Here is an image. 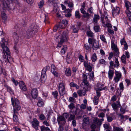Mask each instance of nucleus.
Listing matches in <instances>:
<instances>
[{
  "label": "nucleus",
  "mask_w": 131,
  "mask_h": 131,
  "mask_svg": "<svg viewBox=\"0 0 131 131\" xmlns=\"http://www.w3.org/2000/svg\"><path fill=\"white\" fill-rule=\"evenodd\" d=\"M39 27L35 23H32L30 26L29 27L26 31L25 35V37L29 39L34 36L38 31Z\"/></svg>",
  "instance_id": "nucleus-1"
},
{
  "label": "nucleus",
  "mask_w": 131,
  "mask_h": 131,
  "mask_svg": "<svg viewBox=\"0 0 131 131\" xmlns=\"http://www.w3.org/2000/svg\"><path fill=\"white\" fill-rule=\"evenodd\" d=\"M8 43V42L7 40L6 39L4 38H2V40L1 43V45L3 51H5L6 54H7L8 57L7 59L8 60V56H9L10 54V52L9 48L7 46Z\"/></svg>",
  "instance_id": "nucleus-2"
},
{
  "label": "nucleus",
  "mask_w": 131,
  "mask_h": 131,
  "mask_svg": "<svg viewBox=\"0 0 131 131\" xmlns=\"http://www.w3.org/2000/svg\"><path fill=\"white\" fill-rule=\"evenodd\" d=\"M12 104L14 107L13 112H18L17 110H19L21 109L20 103L17 99L11 98Z\"/></svg>",
  "instance_id": "nucleus-3"
},
{
  "label": "nucleus",
  "mask_w": 131,
  "mask_h": 131,
  "mask_svg": "<svg viewBox=\"0 0 131 131\" xmlns=\"http://www.w3.org/2000/svg\"><path fill=\"white\" fill-rule=\"evenodd\" d=\"M65 86V84L63 82L60 83L59 85L58 90L60 96H62L66 92Z\"/></svg>",
  "instance_id": "nucleus-4"
},
{
  "label": "nucleus",
  "mask_w": 131,
  "mask_h": 131,
  "mask_svg": "<svg viewBox=\"0 0 131 131\" xmlns=\"http://www.w3.org/2000/svg\"><path fill=\"white\" fill-rule=\"evenodd\" d=\"M111 47L112 50L114 51V56H118L119 53V49L117 46L114 42L113 41L111 42Z\"/></svg>",
  "instance_id": "nucleus-5"
},
{
  "label": "nucleus",
  "mask_w": 131,
  "mask_h": 131,
  "mask_svg": "<svg viewBox=\"0 0 131 131\" xmlns=\"http://www.w3.org/2000/svg\"><path fill=\"white\" fill-rule=\"evenodd\" d=\"M58 37L60 39V41L63 42L67 41L68 39V37L66 35V32H62L61 35H59Z\"/></svg>",
  "instance_id": "nucleus-6"
},
{
  "label": "nucleus",
  "mask_w": 131,
  "mask_h": 131,
  "mask_svg": "<svg viewBox=\"0 0 131 131\" xmlns=\"http://www.w3.org/2000/svg\"><path fill=\"white\" fill-rule=\"evenodd\" d=\"M15 0H5L2 2L1 5L2 6L3 8H9L10 6V4L12 2Z\"/></svg>",
  "instance_id": "nucleus-7"
},
{
  "label": "nucleus",
  "mask_w": 131,
  "mask_h": 131,
  "mask_svg": "<svg viewBox=\"0 0 131 131\" xmlns=\"http://www.w3.org/2000/svg\"><path fill=\"white\" fill-rule=\"evenodd\" d=\"M1 17L3 20V21L5 23L7 19L6 14V10L5 9H1Z\"/></svg>",
  "instance_id": "nucleus-8"
},
{
  "label": "nucleus",
  "mask_w": 131,
  "mask_h": 131,
  "mask_svg": "<svg viewBox=\"0 0 131 131\" xmlns=\"http://www.w3.org/2000/svg\"><path fill=\"white\" fill-rule=\"evenodd\" d=\"M39 122L36 118H34L33 121L31 122L32 126L36 130H37L38 129V126L39 125Z\"/></svg>",
  "instance_id": "nucleus-9"
},
{
  "label": "nucleus",
  "mask_w": 131,
  "mask_h": 131,
  "mask_svg": "<svg viewBox=\"0 0 131 131\" xmlns=\"http://www.w3.org/2000/svg\"><path fill=\"white\" fill-rule=\"evenodd\" d=\"M83 63L84 66L86 68L88 71L90 72L92 71V68L91 66L92 64L91 63L88 62V61H84Z\"/></svg>",
  "instance_id": "nucleus-10"
},
{
  "label": "nucleus",
  "mask_w": 131,
  "mask_h": 131,
  "mask_svg": "<svg viewBox=\"0 0 131 131\" xmlns=\"http://www.w3.org/2000/svg\"><path fill=\"white\" fill-rule=\"evenodd\" d=\"M104 15L102 14L101 17V19L102 21V23L103 24V26L105 27H107L111 28L112 27L111 24L110 23V22L105 23V21L104 20Z\"/></svg>",
  "instance_id": "nucleus-11"
},
{
  "label": "nucleus",
  "mask_w": 131,
  "mask_h": 131,
  "mask_svg": "<svg viewBox=\"0 0 131 131\" xmlns=\"http://www.w3.org/2000/svg\"><path fill=\"white\" fill-rule=\"evenodd\" d=\"M116 76L114 78V80L116 82L119 81L120 78H121L122 75L121 73L119 72L116 71L115 72Z\"/></svg>",
  "instance_id": "nucleus-12"
},
{
  "label": "nucleus",
  "mask_w": 131,
  "mask_h": 131,
  "mask_svg": "<svg viewBox=\"0 0 131 131\" xmlns=\"http://www.w3.org/2000/svg\"><path fill=\"white\" fill-rule=\"evenodd\" d=\"M19 84L21 90L23 91H25L27 90V88L24 83L23 81L19 82Z\"/></svg>",
  "instance_id": "nucleus-13"
},
{
  "label": "nucleus",
  "mask_w": 131,
  "mask_h": 131,
  "mask_svg": "<svg viewBox=\"0 0 131 131\" xmlns=\"http://www.w3.org/2000/svg\"><path fill=\"white\" fill-rule=\"evenodd\" d=\"M51 72L55 77H58V74L56 72V69L54 65L53 64H52L51 66Z\"/></svg>",
  "instance_id": "nucleus-14"
},
{
  "label": "nucleus",
  "mask_w": 131,
  "mask_h": 131,
  "mask_svg": "<svg viewBox=\"0 0 131 131\" xmlns=\"http://www.w3.org/2000/svg\"><path fill=\"white\" fill-rule=\"evenodd\" d=\"M31 95L33 98L36 99L38 94V91L36 89H34L31 91Z\"/></svg>",
  "instance_id": "nucleus-15"
},
{
  "label": "nucleus",
  "mask_w": 131,
  "mask_h": 131,
  "mask_svg": "<svg viewBox=\"0 0 131 131\" xmlns=\"http://www.w3.org/2000/svg\"><path fill=\"white\" fill-rule=\"evenodd\" d=\"M83 82L84 83V85H86L87 86H88L89 85V83L87 80V76L85 74H83Z\"/></svg>",
  "instance_id": "nucleus-16"
},
{
  "label": "nucleus",
  "mask_w": 131,
  "mask_h": 131,
  "mask_svg": "<svg viewBox=\"0 0 131 131\" xmlns=\"http://www.w3.org/2000/svg\"><path fill=\"white\" fill-rule=\"evenodd\" d=\"M65 5H68L70 8L73 7V4L72 3V0H65L64 3Z\"/></svg>",
  "instance_id": "nucleus-17"
},
{
  "label": "nucleus",
  "mask_w": 131,
  "mask_h": 131,
  "mask_svg": "<svg viewBox=\"0 0 131 131\" xmlns=\"http://www.w3.org/2000/svg\"><path fill=\"white\" fill-rule=\"evenodd\" d=\"M77 93L80 96L85 95L86 94V90L85 89L80 90L77 91Z\"/></svg>",
  "instance_id": "nucleus-18"
},
{
  "label": "nucleus",
  "mask_w": 131,
  "mask_h": 131,
  "mask_svg": "<svg viewBox=\"0 0 131 131\" xmlns=\"http://www.w3.org/2000/svg\"><path fill=\"white\" fill-rule=\"evenodd\" d=\"M37 99L38 101L37 103V106L39 107H43L44 105V104L42 101V100L39 97H38Z\"/></svg>",
  "instance_id": "nucleus-19"
},
{
  "label": "nucleus",
  "mask_w": 131,
  "mask_h": 131,
  "mask_svg": "<svg viewBox=\"0 0 131 131\" xmlns=\"http://www.w3.org/2000/svg\"><path fill=\"white\" fill-rule=\"evenodd\" d=\"M99 44L98 42H96V41L92 44V48L93 49L96 50L99 48Z\"/></svg>",
  "instance_id": "nucleus-20"
},
{
  "label": "nucleus",
  "mask_w": 131,
  "mask_h": 131,
  "mask_svg": "<svg viewBox=\"0 0 131 131\" xmlns=\"http://www.w3.org/2000/svg\"><path fill=\"white\" fill-rule=\"evenodd\" d=\"M14 114L13 115V120L14 122H17L18 121V118L17 116L18 114V112H13Z\"/></svg>",
  "instance_id": "nucleus-21"
},
{
  "label": "nucleus",
  "mask_w": 131,
  "mask_h": 131,
  "mask_svg": "<svg viewBox=\"0 0 131 131\" xmlns=\"http://www.w3.org/2000/svg\"><path fill=\"white\" fill-rule=\"evenodd\" d=\"M125 12L127 15L129 20L131 21V9H126Z\"/></svg>",
  "instance_id": "nucleus-22"
},
{
  "label": "nucleus",
  "mask_w": 131,
  "mask_h": 131,
  "mask_svg": "<svg viewBox=\"0 0 131 131\" xmlns=\"http://www.w3.org/2000/svg\"><path fill=\"white\" fill-rule=\"evenodd\" d=\"M100 17L98 15L95 14L93 19V21L94 24L97 23L98 20L100 19Z\"/></svg>",
  "instance_id": "nucleus-23"
},
{
  "label": "nucleus",
  "mask_w": 131,
  "mask_h": 131,
  "mask_svg": "<svg viewBox=\"0 0 131 131\" xmlns=\"http://www.w3.org/2000/svg\"><path fill=\"white\" fill-rule=\"evenodd\" d=\"M13 37L16 42H17L19 39V37L17 33L16 32H14L13 33Z\"/></svg>",
  "instance_id": "nucleus-24"
},
{
  "label": "nucleus",
  "mask_w": 131,
  "mask_h": 131,
  "mask_svg": "<svg viewBox=\"0 0 131 131\" xmlns=\"http://www.w3.org/2000/svg\"><path fill=\"white\" fill-rule=\"evenodd\" d=\"M114 73V70L110 69L108 73V77L109 79H111L113 78Z\"/></svg>",
  "instance_id": "nucleus-25"
},
{
  "label": "nucleus",
  "mask_w": 131,
  "mask_h": 131,
  "mask_svg": "<svg viewBox=\"0 0 131 131\" xmlns=\"http://www.w3.org/2000/svg\"><path fill=\"white\" fill-rule=\"evenodd\" d=\"M94 29L96 32H97L100 29V27L99 26L98 24H94Z\"/></svg>",
  "instance_id": "nucleus-26"
},
{
  "label": "nucleus",
  "mask_w": 131,
  "mask_h": 131,
  "mask_svg": "<svg viewBox=\"0 0 131 131\" xmlns=\"http://www.w3.org/2000/svg\"><path fill=\"white\" fill-rule=\"evenodd\" d=\"M65 74L67 76L70 77L71 75V69L69 68H66Z\"/></svg>",
  "instance_id": "nucleus-27"
},
{
  "label": "nucleus",
  "mask_w": 131,
  "mask_h": 131,
  "mask_svg": "<svg viewBox=\"0 0 131 131\" xmlns=\"http://www.w3.org/2000/svg\"><path fill=\"white\" fill-rule=\"evenodd\" d=\"M67 50V45H64L63 47L60 51L62 54H64Z\"/></svg>",
  "instance_id": "nucleus-28"
},
{
  "label": "nucleus",
  "mask_w": 131,
  "mask_h": 131,
  "mask_svg": "<svg viewBox=\"0 0 131 131\" xmlns=\"http://www.w3.org/2000/svg\"><path fill=\"white\" fill-rule=\"evenodd\" d=\"M93 122L94 123L99 126L101 125L102 124L101 123L99 119L97 118H94L93 120Z\"/></svg>",
  "instance_id": "nucleus-29"
},
{
  "label": "nucleus",
  "mask_w": 131,
  "mask_h": 131,
  "mask_svg": "<svg viewBox=\"0 0 131 131\" xmlns=\"http://www.w3.org/2000/svg\"><path fill=\"white\" fill-rule=\"evenodd\" d=\"M81 13L83 14V17H88L89 16V14L88 13H86L84 9H81Z\"/></svg>",
  "instance_id": "nucleus-30"
},
{
  "label": "nucleus",
  "mask_w": 131,
  "mask_h": 131,
  "mask_svg": "<svg viewBox=\"0 0 131 131\" xmlns=\"http://www.w3.org/2000/svg\"><path fill=\"white\" fill-rule=\"evenodd\" d=\"M83 122L86 124H89V118L88 117L86 116H84L83 117Z\"/></svg>",
  "instance_id": "nucleus-31"
},
{
  "label": "nucleus",
  "mask_w": 131,
  "mask_h": 131,
  "mask_svg": "<svg viewBox=\"0 0 131 131\" xmlns=\"http://www.w3.org/2000/svg\"><path fill=\"white\" fill-rule=\"evenodd\" d=\"M97 57L95 53H93L91 57V59L92 62H95L97 60Z\"/></svg>",
  "instance_id": "nucleus-32"
},
{
  "label": "nucleus",
  "mask_w": 131,
  "mask_h": 131,
  "mask_svg": "<svg viewBox=\"0 0 131 131\" xmlns=\"http://www.w3.org/2000/svg\"><path fill=\"white\" fill-rule=\"evenodd\" d=\"M119 9H114L112 10V14L117 15L119 14Z\"/></svg>",
  "instance_id": "nucleus-33"
},
{
  "label": "nucleus",
  "mask_w": 131,
  "mask_h": 131,
  "mask_svg": "<svg viewBox=\"0 0 131 131\" xmlns=\"http://www.w3.org/2000/svg\"><path fill=\"white\" fill-rule=\"evenodd\" d=\"M125 6L126 8H131V4L128 1L126 0H125Z\"/></svg>",
  "instance_id": "nucleus-34"
},
{
  "label": "nucleus",
  "mask_w": 131,
  "mask_h": 131,
  "mask_svg": "<svg viewBox=\"0 0 131 131\" xmlns=\"http://www.w3.org/2000/svg\"><path fill=\"white\" fill-rule=\"evenodd\" d=\"M5 53H6V52H5V51H3V56L4 59V60L3 61H5V62H6V61L7 59L8 61H9V59L8 58H10V54L9 56H8V59H7L8 57L6 55V56H7V59L6 57V55H5Z\"/></svg>",
  "instance_id": "nucleus-35"
},
{
  "label": "nucleus",
  "mask_w": 131,
  "mask_h": 131,
  "mask_svg": "<svg viewBox=\"0 0 131 131\" xmlns=\"http://www.w3.org/2000/svg\"><path fill=\"white\" fill-rule=\"evenodd\" d=\"M88 43H86L85 44L84 47L85 49L86 50H90L91 48V46Z\"/></svg>",
  "instance_id": "nucleus-36"
},
{
  "label": "nucleus",
  "mask_w": 131,
  "mask_h": 131,
  "mask_svg": "<svg viewBox=\"0 0 131 131\" xmlns=\"http://www.w3.org/2000/svg\"><path fill=\"white\" fill-rule=\"evenodd\" d=\"M96 41V40L93 38H89L88 39L89 43L90 45L93 44V43L95 42Z\"/></svg>",
  "instance_id": "nucleus-37"
},
{
  "label": "nucleus",
  "mask_w": 131,
  "mask_h": 131,
  "mask_svg": "<svg viewBox=\"0 0 131 131\" xmlns=\"http://www.w3.org/2000/svg\"><path fill=\"white\" fill-rule=\"evenodd\" d=\"M113 131H123V129L122 128H119L114 126L113 127Z\"/></svg>",
  "instance_id": "nucleus-38"
},
{
  "label": "nucleus",
  "mask_w": 131,
  "mask_h": 131,
  "mask_svg": "<svg viewBox=\"0 0 131 131\" xmlns=\"http://www.w3.org/2000/svg\"><path fill=\"white\" fill-rule=\"evenodd\" d=\"M99 98L96 96L94 97V98L93 100V101L94 104L97 105L98 104L99 102Z\"/></svg>",
  "instance_id": "nucleus-39"
},
{
  "label": "nucleus",
  "mask_w": 131,
  "mask_h": 131,
  "mask_svg": "<svg viewBox=\"0 0 131 131\" xmlns=\"http://www.w3.org/2000/svg\"><path fill=\"white\" fill-rule=\"evenodd\" d=\"M41 131H51L50 129L48 127L42 126L41 127Z\"/></svg>",
  "instance_id": "nucleus-40"
},
{
  "label": "nucleus",
  "mask_w": 131,
  "mask_h": 131,
  "mask_svg": "<svg viewBox=\"0 0 131 131\" xmlns=\"http://www.w3.org/2000/svg\"><path fill=\"white\" fill-rule=\"evenodd\" d=\"M86 34L88 36L93 38L94 36V34L91 31H88L86 32Z\"/></svg>",
  "instance_id": "nucleus-41"
},
{
  "label": "nucleus",
  "mask_w": 131,
  "mask_h": 131,
  "mask_svg": "<svg viewBox=\"0 0 131 131\" xmlns=\"http://www.w3.org/2000/svg\"><path fill=\"white\" fill-rule=\"evenodd\" d=\"M126 56L124 54H123L121 58V59L122 63L125 64L126 63Z\"/></svg>",
  "instance_id": "nucleus-42"
},
{
  "label": "nucleus",
  "mask_w": 131,
  "mask_h": 131,
  "mask_svg": "<svg viewBox=\"0 0 131 131\" xmlns=\"http://www.w3.org/2000/svg\"><path fill=\"white\" fill-rule=\"evenodd\" d=\"M75 115L73 114H70L69 117V118L68 121H71L73 120H75Z\"/></svg>",
  "instance_id": "nucleus-43"
},
{
  "label": "nucleus",
  "mask_w": 131,
  "mask_h": 131,
  "mask_svg": "<svg viewBox=\"0 0 131 131\" xmlns=\"http://www.w3.org/2000/svg\"><path fill=\"white\" fill-rule=\"evenodd\" d=\"M73 30V32L74 33H77L78 31V29L77 28L75 25H73L71 27Z\"/></svg>",
  "instance_id": "nucleus-44"
},
{
  "label": "nucleus",
  "mask_w": 131,
  "mask_h": 131,
  "mask_svg": "<svg viewBox=\"0 0 131 131\" xmlns=\"http://www.w3.org/2000/svg\"><path fill=\"white\" fill-rule=\"evenodd\" d=\"M70 86L72 87H75L77 89L79 88V86L77 84L74 83L73 82H71L70 83Z\"/></svg>",
  "instance_id": "nucleus-45"
},
{
  "label": "nucleus",
  "mask_w": 131,
  "mask_h": 131,
  "mask_svg": "<svg viewBox=\"0 0 131 131\" xmlns=\"http://www.w3.org/2000/svg\"><path fill=\"white\" fill-rule=\"evenodd\" d=\"M49 66H47L44 68L42 70V74H45L46 73V72L47 70L48 69H49Z\"/></svg>",
  "instance_id": "nucleus-46"
},
{
  "label": "nucleus",
  "mask_w": 131,
  "mask_h": 131,
  "mask_svg": "<svg viewBox=\"0 0 131 131\" xmlns=\"http://www.w3.org/2000/svg\"><path fill=\"white\" fill-rule=\"evenodd\" d=\"M64 117L61 115L59 116L57 118V121L58 123H59V121H64Z\"/></svg>",
  "instance_id": "nucleus-47"
},
{
  "label": "nucleus",
  "mask_w": 131,
  "mask_h": 131,
  "mask_svg": "<svg viewBox=\"0 0 131 131\" xmlns=\"http://www.w3.org/2000/svg\"><path fill=\"white\" fill-rule=\"evenodd\" d=\"M115 64H114V67L116 68L118 67L119 65V63L117 58H115Z\"/></svg>",
  "instance_id": "nucleus-48"
},
{
  "label": "nucleus",
  "mask_w": 131,
  "mask_h": 131,
  "mask_svg": "<svg viewBox=\"0 0 131 131\" xmlns=\"http://www.w3.org/2000/svg\"><path fill=\"white\" fill-rule=\"evenodd\" d=\"M52 94L53 95L55 99H57L58 95V91H55L52 93Z\"/></svg>",
  "instance_id": "nucleus-49"
},
{
  "label": "nucleus",
  "mask_w": 131,
  "mask_h": 131,
  "mask_svg": "<svg viewBox=\"0 0 131 131\" xmlns=\"http://www.w3.org/2000/svg\"><path fill=\"white\" fill-rule=\"evenodd\" d=\"M112 106L114 110L116 111L117 110L118 106L116 103H114L112 104Z\"/></svg>",
  "instance_id": "nucleus-50"
},
{
  "label": "nucleus",
  "mask_w": 131,
  "mask_h": 131,
  "mask_svg": "<svg viewBox=\"0 0 131 131\" xmlns=\"http://www.w3.org/2000/svg\"><path fill=\"white\" fill-rule=\"evenodd\" d=\"M68 107L71 110H72L75 107L74 104L73 103H71L68 105Z\"/></svg>",
  "instance_id": "nucleus-51"
},
{
  "label": "nucleus",
  "mask_w": 131,
  "mask_h": 131,
  "mask_svg": "<svg viewBox=\"0 0 131 131\" xmlns=\"http://www.w3.org/2000/svg\"><path fill=\"white\" fill-rule=\"evenodd\" d=\"M61 23L64 25L65 27L67 26L68 24V22L66 19H63L61 21Z\"/></svg>",
  "instance_id": "nucleus-52"
},
{
  "label": "nucleus",
  "mask_w": 131,
  "mask_h": 131,
  "mask_svg": "<svg viewBox=\"0 0 131 131\" xmlns=\"http://www.w3.org/2000/svg\"><path fill=\"white\" fill-rule=\"evenodd\" d=\"M99 63L104 65H106L107 62L103 59H102L99 60Z\"/></svg>",
  "instance_id": "nucleus-53"
},
{
  "label": "nucleus",
  "mask_w": 131,
  "mask_h": 131,
  "mask_svg": "<svg viewBox=\"0 0 131 131\" xmlns=\"http://www.w3.org/2000/svg\"><path fill=\"white\" fill-rule=\"evenodd\" d=\"M63 11L62 12H63L65 13H70L71 11V10L70 9H62Z\"/></svg>",
  "instance_id": "nucleus-54"
},
{
  "label": "nucleus",
  "mask_w": 131,
  "mask_h": 131,
  "mask_svg": "<svg viewBox=\"0 0 131 131\" xmlns=\"http://www.w3.org/2000/svg\"><path fill=\"white\" fill-rule=\"evenodd\" d=\"M44 5V2L43 0L41 1L38 3L39 7L40 8H42Z\"/></svg>",
  "instance_id": "nucleus-55"
},
{
  "label": "nucleus",
  "mask_w": 131,
  "mask_h": 131,
  "mask_svg": "<svg viewBox=\"0 0 131 131\" xmlns=\"http://www.w3.org/2000/svg\"><path fill=\"white\" fill-rule=\"evenodd\" d=\"M100 37L101 40L105 42H106V39L104 36L103 35H100Z\"/></svg>",
  "instance_id": "nucleus-56"
},
{
  "label": "nucleus",
  "mask_w": 131,
  "mask_h": 131,
  "mask_svg": "<svg viewBox=\"0 0 131 131\" xmlns=\"http://www.w3.org/2000/svg\"><path fill=\"white\" fill-rule=\"evenodd\" d=\"M75 99L72 97H70L69 98V101L71 103H75Z\"/></svg>",
  "instance_id": "nucleus-57"
},
{
  "label": "nucleus",
  "mask_w": 131,
  "mask_h": 131,
  "mask_svg": "<svg viewBox=\"0 0 131 131\" xmlns=\"http://www.w3.org/2000/svg\"><path fill=\"white\" fill-rule=\"evenodd\" d=\"M90 79L91 80H93V79L94 78V75L93 72H92L90 73Z\"/></svg>",
  "instance_id": "nucleus-58"
},
{
  "label": "nucleus",
  "mask_w": 131,
  "mask_h": 131,
  "mask_svg": "<svg viewBox=\"0 0 131 131\" xmlns=\"http://www.w3.org/2000/svg\"><path fill=\"white\" fill-rule=\"evenodd\" d=\"M4 71L3 68L0 65V74L3 73L4 75L6 76V73H3Z\"/></svg>",
  "instance_id": "nucleus-59"
},
{
  "label": "nucleus",
  "mask_w": 131,
  "mask_h": 131,
  "mask_svg": "<svg viewBox=\"0 0 131 131\" xmlns=\"http://www.w3.org/2000/svg\"><path fill=\"white\" fill-rule=\"evenodd\" d=\"M75 16L76 18H80L81 16L80 15V13L79 11H77L75 12Z\"/></svg>",
  "instance_id": "nucleus-60"
},
{
  "label": "nucleus",
  "mask_w": 131,
  "mask_h": 131,
  "mask_svg": "<svg viewBox=\"0 0 131 131\" xmlns=\"http://www.w3.org/2000/svg\"><path fill=\"white\" fill-rule=\"evenodd\" d=\"M121 45H124L127 43L126 41L124 38H123L121 40Z\"/></svg>",
  "instance_id": "nucleus-61"
},
{
  "label": "nucleus",
  "mask_w": 131,
  "mask_h": 131,
  "mask_svg": "<svg viewBox=\"0 0 131 131\" xmlns=\"http://www.w3.org/2000/svg\"><path fill=\"white\" fill-rule=\"evenodd\" d=\"M79 60L81 62H82L83 61L84 59V57L81 55L80 54L78 58Z\"/></svg>",
  "instance_id": "nucleus-62"
},
{
  "label": "nucleus",
  "mask_w": 131,
  "mask_h": 131,
  "mask_svg": "<svg viewBox=\"0 0 131 131\" xmlns=\"http://www.w3.org/2000/svg\"><path fill=\"white\" fill-rule=\"evenodd\" d=\"M63 24H62L61 21L59 24V25L58 26L59 28H60L61 29H63L65 27L63 26Z\"/></svg>",
  "instance_id": "nucleus-63"
},
{
  "label": "nucleus",
  "mask_w": 131,
  "mask_h": 131,
  "mask_svg": "<svg viewBox=\"0 0 131 131\" xmlns=\"http://www.w3.org/2000/svg\"><path fill=\"white\" fill-rule=\"evenodd\" d=\"M63 42L61 41H60L59 42L58 45L57 47V48H60L62 46V44Z\"/></svg>",
  "instance_id": "nucleus-64"
}]
</instances>
